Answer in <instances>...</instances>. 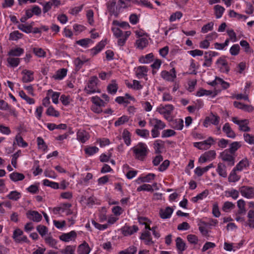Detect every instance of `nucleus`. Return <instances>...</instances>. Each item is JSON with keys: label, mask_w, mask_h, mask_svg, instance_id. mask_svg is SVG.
<instances>
[{"label": "nucleus", "mask_w": 254, "mask_h": 254, "mask_svg": "<svg viewBox=\"0 0 254 254\" xmlns=\"http://www.w3.org/2000/svg\"><path fill=\"white\" fill-rule=\"evenodd\" d=\"M134 158L139 161H144L148 153L147 145L142 142L138 143L132 148Z\"/></svg>", "instance_id": "nucleus-1"}, {"label": "nucleus", "mask_w": 254, "mask_h": 254, "mask_svg": "<svg viewBox=\"0 0 254 254\" xmlns=\"http://www.w3.org/2000/svg\"><path fill=\"white\" fill-rule=\"evenodd\" d=\"M98 79L96 76H93L90 77L87 86L85 87V90L87 94H91L95 92H100L99 90L97 84Z\"/></svg>", "instance_id": "nucleus-2"}, {"label": "nucleus", "mask_w": 254, "mask_h": 254, "mask_svg": "<svg viewBox=\"0 0 254 254\" xmlns=\"http://www.w3.org/2000/svg\"><path fill=\"white\" fill-rule=\"evenodd\" d=\"M232 121L235 124L239 126V129L240 131L248 132L250 131L251 128L248 126L249 121L248 120H239L238 117H235L232 118Z\"/></svg>", "instance_id": "nucleus-3"}, {"label": "nucleus", "mask_w": 254, "mask_h": 254, "mask_svg": "<svg viewBox=\"0 0 254 254\" xmlns=\"http://www.w3.org/2000/svg\"><path fill=\"white\" fill-rule=\"evenodd\" d=\"M220 156L223 161L227 162L228 166H232L235 164V156L233 154H231L228 149L221 152Z\"/></svg>", "instance_id": "nucleus-4"}, {"label": "nucleus", "mask_w": 254, "mask_h": 254, "mask_svg": "<svg viewBox=\"0 0 254 254\" xmlns=\"http://www.w3.org/2000/svg\"><path fill=\"white\" fill-rule=\"evenodd\" d=\"M12 238L14 240L15 242L17 243L29 242L27 237L26 236L23 235V231L20 229H16L14 231Z\"/></svg>", "instance_id": "nucleus-5"}, {"label": "nucleus", "mask_w": 254, "mask_h": 254, "mask_svg": "<svg viewBox=\"0 0 254 254\" xmlns=\"http://www.w3.org/2000/svg\"><path fill=\"white\" fill-rule=\"evenodd\" d=\"M239 191L241 195L247 198H254V188L249 186H242L240 188Z\"/></svg>", "instance_id": "nucleus-6"}, {"label": "nucleus", "mask_w": 254, "mask_h": 254, "mask_svg": "<svg viewBox=\"0 0 254 254\" xmlns=\"http://www.w3.org/2000/svg\"><path fill=\"white\" fill-rule=\"evenodd\" d=\"M107 9L111 15H114L117 17L120 12V7L116 5V0H112L107 3Z\"/></svg>", "instance_id": "nucleus-7"}, {"label": "nucleus", "mask_w": 254, "mask_h": 254, "mask_svg": "<svg viewBox=\"0 0 254 254\" xmlns=\"http://www.w3.org/2000/svg\"><path fill=\"white\" fill-rule=\"evenodd\" d=\"M213 142V138L210 137L206 140L199 142H194L193 145L199 149L206 150L210 147Z\"/></svg>", "instance_id": "nucleus-8"}, {"label": "nucleus", "mask_w": 254, "mask_h": 254, "mask_svg": "<svg viewBox=\"0 0 254 254\" xmlns=\"http://www.w3.org/2000/svg\"><path fill=\"white\" fill-rule=\"evenodd\" d=\"M161 77L169 81H173L176 78V73L175 68H172L170 71L163 70L161 73Z\"/></svg>", "instance_id": "nucleus-9"}, {"label": "nucleus", "mask_w": 254, "mask_h": 254, "mask_svg": "<svg viewBox=\"0 0 254 254\" xmlns=\"http://www.w3.org/2000/svg\"><path fill=\"white\" fill-rule=\"evenodd\" d=\"M27 217L34 222H39L42 218V215L36 211L29 210L26 213Z\"/></svg>", "instance_id": "nucleus-10"}, {"label": "nucleus", "mask_w": 254, "mask_h": 254, "mask_svg": "<svg viewBox=\"0 0 254 254\" xmlns=\"http://www.w3.org/2000/svg\"><path fill=\"white\" fill-rule=\"evenodd\" d=\"M140 239L142 240L144 243L146 245H151L154 244L151 236V233L149 231L145 230L141 233Z\"/></svg>", "instance_id": "nucleus-11"}, {"label": "nucleus", "mask_w": 254, "mask_h": 254, "mask_svg": "<svg viewBox=\"0 0 254 254\" xmlns=\"http://www.w3.org/2000/svg\"><path fill=\"white\" fill-rule=\"evenodd\" d=\"M77 139L81 143H85L90 137V135L87 131L84 129H79L76 133Z\"/></svg>", "instance_id": "nucleus-12"}, {"label": "nucleus", "mask_w": 254, "mask_h": 254, "mask_svg": "<svg viewBox=\"0 0 254 254\" xmlns=\"http://www.w3.org/2000/svg\"><path fill=\"white\" fill-rule=\"evenodd\" d=\"M216 64H218L220 68V70L222 72L228 73L230 70V67L228 65L227 62L221 58L217 60Z\"/></svg>", "instance_id": "nucleus-13"}, {"label": "nucleus", "mask_w": 254, "mask_h": 254, "mask_svg": "<svg viewBox=\"0 0 254 254\" xmlns=\"http://www.w3.org/2000/svg\"><path fill=\"white\" fill-rule=\"evenodd\" d=\"M23 76L22 80L24 83H27L32 81L34 80L33 72L31 70L24 69L22 71Z\"/></svg>", "instance_id": "nucleus-14"}, {"label": "nucleus", "mask_w": 254, "mask_h": 254, "mask_svg": "<svg viewBox=\"0 0 254 254\" xmlns=\"http://www.w3.org/2000/svg\"><path fill=\"white\" fill-rule=\"evenodd\" d=\"M174 110V107L172 105L168 104L165 106H160L157 108V111L161 114L170 115Z\"/></svg>", "instance_id": "nucleus-15"}, {"label": "nucleus", "mask_w": 254, "mask_h": 254, "mask_svg": "<svg viewBox=\"0 0 254 254\" xmlns=\"http://www.w3.org/2000/svg\"><path fill=\"white\" fill-rule=\"evenodd\" d=\"M222 130L228 137L234 138L236 137V133L228 123L224 124L222 127Z\"/></svg>", "instance_id": "nucleus-16"}, {"label": "nucleus", "mask_w": 254, "mask_h": 254, "mask_svg": "<svg viewBox=\"0 0 254 254\" xmlns=\"http://www.w3.org/2000/svg\"><path fill=\"white\" fill-rule=\"evenodd\" d=\"M138 230V228L137 226H129L126 225L122 228V232L125 236H127L133 234L136 232Z\"/></svg>", "instance_id": "nucleus-17"}, {"label": "nucleus", "mask_w": 254, "mask_h": 254, "mask_svg": "<svg viewBox=\"0 0 254 254\" xmlns=\"http://www.w3.org/2000/svg\"><path fill=\"white\" fill-rule=\"evenodd\" d=\"M149 124L153 126L154 128L158 129H162L166 127V125L164 122L156 118L150 119Z\"/></svg>", "instance_id": "nucleus-18"}, {"label": "nucleus", "mask_w": 254, "mask_h": 254, "mask_svg": "<svg viewBox=\"0 0 254 254\" xmlns=\"http://www.w3.org/2000/svg\"><path fill=\"white\" fill-rule=\"evenodd\" d=\"M233 105L235 107L239 109H241L244 111L251 112L254 110V108L252 106L246 105L239 102L234 101Z\"/></svg>", "instance_id": "nucleus-19"}, {"label": "nucleus", "mask_w": 254, "mask_h": 254, "mask_svg": "<svg viewBox=\"0 0 254 254\" xmlns=\"http://www.w3.org/2000/svg\"><path fill=\"white\" fill-rule=\"evenodd\" d=\"M77 234L74 231H71L69 233L62 234L60 239L64 242H69L74 239L76 237Z\"/></svg>", "instance_id": "nucleus-20"}, {"label": "nucleus", "mask_w": 254, "mask_h": 254, "mask_svg": "<svg viewBox=\"0 0 254 254\" xmlns=\"http://www.w3.org/2000/svg\"><path fill=\"white\" fill-rule=\"evenodd\" d=\"M173 212V209L170 207H167L165 209L160 210V215L162 219L170 218Z\"/></svg>", "instance_id": "nucleus-21"}, {"label": "nucleus", "mask_w": 254, "mask_h": 254, "mask_svg": "<svg viewBox=\"0 0 254 254\" xmlns=\"http://www.w3.org/2000/svg\"><path fill=\"white\" fill-rule=\"evenodd\" d=\"M67 71L65 68H61L58 70L55 74L53 75V78L56 80H62L66 75Z\"/></svg>", "instance_id": "nucleus-22"}, {"label": "nucleus", "mask_w": 254, "mask_h": 254, "mask_svg": "<svg viewBox=\"0 0 254 254\" xmlns=\"http://www.w3.org/2000/svg\"><path fill=\"white\" fill-rule=\"evenodd\" d=\"M172 128L182 130L184 127V121L181 119H178L173 120L171 123Z\"/></svg>", "instance_id": "nucleus-23"}, {"label": "nucleus", "mask_w": 254, "mask_h": 254, "mask_svg": "<svg viewBox=\"0 0 254 254\" xmlns=\"http://www.w3.org/2000/svg\"><path fill=\"white\" fill-rule=\"evenodd\" d=\"M249 166V162L247 159L245 158L240 161L236 166L234 169L238 171H241L244 169H246Z\"/></svg>", "instance_id": "nucleus-24"}, {"label": "nucleus", "mask_w": 254, "mask_h": 254, "mask_svg": "<svg viewBox=\"0 0 254 254\" xmlns=\"http://www.w3.org/2000/svg\"><path fill=\"white\" fill-rule=\"evenodd\" d=\"M90 252V248L86 242L79 245L78 248V253L79 254H89Z\"/></svg>", "instance_id": "nucleus-25"}, {"label": "nucleus", "mask_w": 254, "mask_h": 254, "mask_svg": "<svg viewBox=\"0 0 254 254\" xmlns=\"http://www.w3.org/2000/svg\"><path fill=\"white\" fill-rule=\"evenodd\" d=\"M147 68L145 66H139L137 67L136 74L138 78H142L147 75Z\"/></svg>", "instance_id": "nucleus-26"}, {"label": "nucleus", "mask_w": 254, "mask_h": 254, "mask_svg": "<svg viewBox=\"0 0 254 254\" xmlns=\"http://www.w3.org/2000/svg\"><path fill=\"white\" fill-rule=\"evenodd\" d=\"M226 169V167L225 165L223 163H219L218 164L217 172L220 176L223 178H226L227 176Z\"/></svg>", "instance_id": "nucleus-27"}, {"label": "nucleus", "mask_w": 254, "mask_h": 254, "mask_svg": "<svg viewBox=\"0 0 254 254\" xmlns=\"http://www.w3.org/2000/svg\"><path fill=\"white\" fill-rule=\"evenodd\" d=\"M21 196V193L16 190L11 191L6 195L7 198L13 201H17Z\"/></svg>", "instance_id": "nucleus-28"}, {"label": "nucleus", "mask_w": 254, "mask_h": 254, "mask_svg": "<svg viewBox=\"0 0 254 254\" xmlns=\"http://www.w3.org/2000/svg\"><path fill=\"white\" fill-rule=\"evenodd\" d=\"M24 53V50L21 48L11 49L8 53L9 56L19 57Z\"/></svg>", "instance_id": "nucleus-29"}, {"label": "nucleus", "mask_w": 254, "mask_h": 254, "mask_svg": "<svg viewBox=\"0 0 254 254\" xmlns=\"http://www.w3.org/2000/svg\"><path fill=\"white\" fill-rule=\"evenodd\" d=\"M9 178L12 181L17 182L23 180L24 179L25 176L22 173L13 172L9 175Z\"/></svg>", "instance_id": "nucleus-30"}, {"label": "nucleus", "mask_w": 254, "mask_h": 254, "mask_svg": "<svg viewBox=\"0 0 254 254\" xmlns=\"http://www.w3.org/2000/svg\"><path fill=\"white\" fill-rule=\"evenodd\" d=\"M148 44V40L145 38H140L136 41L137 48L141 50L146 47Z\"/></svg>", "instance_id": "nucleus-31"}, {"label": "nucleus", "mask_w": 254, "mask_h": 254, "mask_svg": "<svg viewBox=\"0 0 254 254\" xmlns=\"http://www.w3.org/2000/svg\"><path fill=\"white\" fill-rule=\"evenodd\" d=\"M207 120H209V122L214 125L217 126L219 124L220 122V117L217 115H214L213 113H211L208 117Z\"/></svg>", "instance_id": "nucleus-32"}, {"label": "nucleus", "mask_w": 254, "mask_h": 254, "mask_svg": "<svg viewBox=\"0 0 254 254\" xmlns=\"http://www.w3.org/2000/svg\"><path fill=\"white\" fill-rule=\"evenodd\" d=\"M118 89V84L116 83L115 80H112L111 83L107 86V90L109 93L115 94Z\"/></svg>", "instance_id": "nucleus-33"}, {"label": "nucleus", "mask_w": 254, "mask_h": 254, "mask_svg": "<svg viewBox=\"0 0 254 254\" xmlns=\"http://www.w3.org/2000/svg\"><path fill=\"white\" fill-rule=\"evenodd\" d=\"M241 147V144L240 142L235 141L230 144L228 151L234 155L236 151Z\"/></svg>", "instance_id": "nucleus-34"}, {"label": "nucleus", "mask_w": 254, "mask_h": 254, "mask_svg": "<svg viewBox=\"0 0 254 254\" xmlns=\"http://www.w3.org/2000/svg\"><path fill=\"white\" fill-rule=\"evenodd\" d=\"M208 194V190H204L201 193L198 194L196 196L192 198L191 200L193 202H197L199 200H202L205 198Z\"/></svg>", "instance_id": "nucleus-35"}, {"label": "nucleus", "mask_w": 254, "mask_h": 254, "mask_svg": "<svg viewBox=\"0 0 254 254\" xmlns=\"http://www.w3.org/2000/svg\"><path fill=\"white\" fill-rule=\"evenodd\" d=\"M176 242L178 250L180 252H183L186 250V244L180 237L177 238Z\"/></svg>", "instance_id": "nucleus-36"}, {"label": "nucleus", "mask_w": 254, "mask_h": 254, "mask_svg": "<svg viewBox=\"0 0 254 254\" xmlns=\"http://www.w3.org/2000/svg\"><path fill=\"white\" fill-rule=\"evenodd\" d=\"M153 55L152 53L148 54L145 56H142L139 58V62L142 64H147L153 61Z\"/></svg>", "instance_id": "nucleus-37"}, {"label": "nucleus", "mask_w": 254, "mask_h": 254, "mask_svg": "<svg viewBox=\"0 0 254 254\" xmlns=\"http://www.w3.org/2000/svg\"><path fill=\"white\" fill-rule=\"evenodd\" d=\"M122 137L124 140L125 143L127 145L130 144V133L127 130H124L122 133Z\"/></svg>", "instance_id": "nucleus-38"}, {"label": "nucleus", "mask_w": 254, "mask_h": 254, "mask_svg": "<svg viewBox=\"0 0 254 254\" xmlns=\"http://www.w3.org/2000/svg\"><path fill=\"white\" fill-rule=\"evenodd\" d=\"M248 217L249 218L248 225L250 227L254 228V210H250L248 213Z\"/></svg>", "instance_id": "nucleus-39"}, {"label": "nucleus", "mask_w": 254, "mask_h": 254, "mask_svg": "<svg viewBox=\"0 0 254 254\" xmlns=\"http://www.w3.org/2000/svg\"><path fill=\"white\" fill-rule=\"evenodd\" d=\"M7 62L10 66L16 67L20 63V59L17 58L9 57L7 59Z\"/></svg>", "instance_id": "nucleus-40"}, {"label": "nucleus", "mask_w": 254, "mask_h": 254, "mask_svg": "<svg viewBox=\"0 0 254 254\" xmlns=\"http://www.w3.org/2000/svg\"><path fill=\"white\" fill-rule=\"evenodd\" d=\"M235 169H233L228 177L229 182H236L239 180L240 177L236 174Z\"/></svg>", "instance_id": "nucleus-41"}, {"label": "nucleus", "mask_w": 254, "mask_h": 254, "mask_svg": "<svg viewBox=\"0 0 254 254\" xmlns=\"http://www.w3.org/2000/svg\"><path fill=\"white\" fill-rule=\"evenodd\" d=\"M214 9L216 18H220L221 17L225 10V8L221 5H216L214 6Z\"/></svg>", "instance_id": "nucleus-42"}, {"label": "nucleus", "mask_w": 254, "mask_h": 254, "mask_svg": "<svg viewBox=\"0 0 254 254\" xmlns=\"http://www.w3.org/2000/svg\"><path fill=\"white\" fill-rule=\"evenodd\" d=\"M91 101L94 105L97 106H99L101 107L105 106L106 102L97 96L93 97L91 98Z\"/></svg>", "instance_id": "nucleus-43"}, {"label": "nucleus", "mask_w": 254, "mask_h": 254, "mask_svg": "<svg viewBox=\"0 0 254 254\" xmlns=\"http://www.w3.org/2000/svg\"><path fill=\"white\" fill-rule=\"evenodd\" d=\"M43 185L54 189H58L59 188V184L58 183L51 182L47 179L43 180Z\"/></svg>", "instance_id": "nucleus-44"}, {"label": "nucleus", "mask_w": 254, "mask_h": 254, "mask_svg": "<svg viewBox=\"0 0 254 254\" xmlns=\"http://www.w3.org/2000/svg\"><path fill=\"white\" fill-rule=\"evenodd\" d=\"M19 95L22 98H23V99L26 100V102L28 104H34V103H35L34 100L33 98H31L27 96L26 95L25 93L23 91H22V90L20 91L19 92Z\"/></svg>", "instance_id": "nucleus-45"}, {"label": "nucleus", "mask_w": 254, "mask_h": 254, "mask_svg": "<svg viewBox=\"0 0 254 254\" xmlns=\"http://www.w3.org/2000/svg\"><path fill=\"white\" fill-rule=\"evenodd\" d=\"M45 241L48 245H49L51 247L57 249L56 247V245L57 243V241L53 239L52 237H47L45 238Z\"/></svg>", "instance_id": "nucleus-46"}, {"label": "nucleus", "mask_w": 254, "mask_h": 254, "mask_svg": "<svg viewBox=\"0 0 254 254\" xmlns=\"http://www.w3.org/2000/svg\"><path fill=\"white\" fill-rule=\"evenodd\" d=\"M75 247L68 246L64 249L60 251V252L63 254H75Z\"/></svg>", "instance_id": "nucleus-47"}, {"label": "nucleus", "mask_w": 254, "mask_h": 254, "mask_svg": "<svg viewBox=\"0 0 254 254\" xmlns=\"http://www.w3.org/2000/svg\"><path fill=\"white\" fill-rule=\"evenodd\" d=\"M23 34L18 31H14L11 33L9 35V40L16 41L22 38Z\"/></svg>", "instance_id": "nucleus-48"}, {"label": "nucleus", "mask_w": 254, "mask_h": 254, "mask_svg": "<svg viewBox=\"0 0 254 254\" xmlns=\"http://www.w3.org/2000/svg\"><path fill=\"white\" fill-rule=\"evenodd\" d=\"M128 120H129V118L127 116H123L119 118L115 122V126L116 127L120 126L123 125L125 123L127 122Z\"/></svg>", "instance_id": "nucleus-49"}, {"label": "nucleus", "mask_w": 254, "mask_h": 254, "mask_svg": "<svg viewBox=\"0 0 254 254\" xmlns=\"http://www.w3.org/2000/svg\"><path fill=\"white\" fill-rule=\"evenodd\" d=\"M15 140L17 144L19 146L26 147L28 145V144L24 141L23 138L19 134L16 135Z\"/></svg>", "instance_id": "nucleus-50"}, {"label": "nucleus", "mask_w": 254, "mask_h": 254, "mask_svg": "<svg viewBox=\"0 0 254 254\" xmlns=\"http://www.w3.org/2000/svg\"><path fill=\"white\" fill-rule=\"evenodd\" d=\"M135 132L138 135L144 138H147L149 135V130L146 129H136Z\"/></svg>", "instance_id": "nucleus-51"}, {"label": "nucleus", "mask_w": 254, "mask_h": 254, "mask_svg": "<svg viewBox=\"0 0 254 254\" xmlns=\"http://www.w3.org/2000/svg\"><path fill=\"white\" fill-rule=\"evenodd\" d=\"M84 151L86 154L91 156L97 153L99 151V149L96 146H91L86 147Z\"/></svg>", "instance_id": "nucleus-52"}, {"label": "nucleus", "mask_w": 254, "mask_h": 254, "mask_svg": "<svg viewBox=\"0 0 254 254\" xmlns=\"http://www.w3.org/2000/svg\"><path fill=\"white\" fill-rule=\"evenodd\" d=\"M154 145L155 153H160L161 152L160 149L163 147V142L161 140H157L155 141Z\"/></svg>", "instance_id": "nucleus-53"}, {"label": "nucleus", "mask_w": 254, "mask_h": 254, "mask_svg": "<svg viewBox=\"0 0 254 254\" xmlns=\"http://www.w3.org/2000/svg\"><path fill=\"white\" fill-rule=\"evenodd\" d=\"M137 252V248L134 246H131L125 251L119 252V254H135Z\"/></svg>", "instance_id": "nucleus-54"}, {"label": "nucleus", "mask_w": 254, "mask_h": 254, "mask_svg": "<svg viewBox=\"0 0 254 254\" xmlns=\"http://www.w3.org/2000/svg\"><path fill=\"white\" fill-rule=\"evenodd\" d=\"M142 190L152 191L153 190L152 189V186L151 185L144 184L142 186L138 187L137 189V191H140Z\"/></svg>", "instance_id": "nucleus-55"}, {"label": "nucleus", "mask_w": 254, "mask_h": 254, "mask_svg": "<svg viewBox=\"0 0 254 254\" xmlns=\"http://www.w3.org/2000/svg\"><path fill=\"white\" fill-rule=\"evenodd\" d=\"M176 134V132L171 129L164 130L162 132V137H169Z\"/></svg>", "instance_id": "nucleus-56"}, {"label": "nucleus", "mask_w": 254, "mask_h": 254, "mask_svg": "<svg viewBox=\"0 0 254 254\" xmlns=\"http://www.w3.org/2000/svg\"><path fill=\"white\" fill-rule=\"evenodd\" d=\"M244 138L245 141L250 144H254V135L249 133H244Z\"/></svg>", "instance_id": "nucleus-57"}, {"label": "nucleus", "mask_w": 254, "mask_h": 254, "mask_svg": "<svg viewBox=\"0 0 254 254\" xmlns=\"http://www.w3.org/2000/svg\"><path fill=\"white\" fill-rule=\"evenodd\" d=\"M46 114L48 116H52L56 117H58L60 115L59 112L56 111L53 107H50L48 108Z\"/></svg>", "instance_id": "nucleus-58"}, {"label": "nucleus", "mask_w": 254, "mask_h": 254, "mask_svg": "<svg viewBox=\"0 0 254 254\" xmlns=\"http://www.w3.org/2000/svg\"><path fill=\"white\" fill-rule=\"evenodd\" d=\"M18 28L26 33L32 32V27L31 25H25L23 24L18 25Z\"/></svg>", "instance_id": "nucleus-59"}, {"label": "nucleus", "mask_w": 254, "mask_h": 254, "mask_svg": "<svg viewBox=\"0 0 254 254\" xmlns=\"http://www.w3.org/2000/svg\"><path fill=\"white\" fill-rule=\"evenodd\" d=\"M37 230L42 237L45 236L48 233V228L44 226L39 225L37 227Z\"/></svg>", "instance_id": "nucleus-60"}, {"label": "nucleus", "mask_w": 254, "mask_h": 254, "mask_svg": "<svg viewBox=\"0 0 254 254\" xmlns=\"http://www.w3.org/2000/svg\"><path fill=\"white\" fill-rule=\"evenodd\" d=\"M213 23L211 22L204 25L202 28L201 31L203 33H206L209 31H211L213 29Z\"/></svg>", "instance_id": "nucleus-61"}, {"label": "nucleus", "mask_w": 254, "mask_h": 254, "mask_svg": "<svg viewBox=\"0 0 254 254\" xmlns=\"http://www.w3.org/2000/svg\"><path fill=\"white\" fill-rule=\"evenodd\" d=\"M216 82H217L218 84H221L223 88L224 89H227L230 86L229 83L225 81L222 78L218 77H216Z\"/></svg>", "instance_id": "nucleus-62"}, {"label": "nucleus", "mask_w": 254, "mask_h": 254, "mask_svg": "<svg viewBox=\"0 0 254 254\" xmlns=\"http://www.w3.org/2000/svg\"><path fill=\"white\" fill-rule=\"evenodd\" d=\"M183 14L180 11H177L173 13L169 18V20L171 22L175 21L177 19H180L182 17Z\"/></svg>", "instance_id": "nucleus-63"}, {"label": "nucleus", "mask_w": 254, "mask_h": 254, "mask_svg": "<svg viewBox=\"0 0 254 254\" xmlns=\"http://www.w3.org/2000/svg\"><path fill=\"white\" fill-rule=\"evenodd\" d=\"M37 143L39 148L43 150L44 151H45L47 149V146L43 138L41 137H38L37 138Z\"/></svg>", "instance_id": "nucleus-64"}]
</instances>
